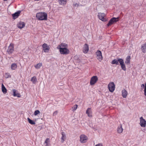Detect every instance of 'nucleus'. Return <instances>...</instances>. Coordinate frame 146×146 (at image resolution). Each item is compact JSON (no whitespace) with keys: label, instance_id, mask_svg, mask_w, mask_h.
I'll list each match as a JSON object with an SVG mask.
<instances>
[{"label":"nucleus","instance_id":"34","mask_svg":"<svg viewBox=\"0 0 146 146\" xmlns=\"http://www.w3.org/2000/svg\"><path fill=\"white\" fill-rule=\"evenodd\" d=\"M4 76L6 78H7L10 77V75L9 74H5L4 75Z\"/></svg>","mask_w":146,"mask_h":146},{"label":"nucleus","instance_id":"10","mask_svg":"<svg viewBox=\"0 0 146 146\" xmlns=\"http://www.w3.org/2000/svg\"><path fill=\"white\" fill-rule=\"evenodd\" d=\"M87 139V137L84 135H81L80 136V141L82 143H85Z\"/></svg>","mask_w":146,"mask_h":146},{"label":"nucleus","instance_id":"21","mask_svg":"<svg viewBox=\"0 0 146 146\" xmlns=\"http://www.w3.org/2000/svg\"><path fill=\"white\" fill-rule=\"evenodd\" d=\"M131 57L130 56H127L126 59L125 63L126 64H129L130 63Z\"/></svg>","mask_w":146,"mask_h":146},{"label":"nucleus","instance_id":"4","mask_svg":"<svg viewBox=\"0 0 146 146\" xmlns=\"http://www.w3.org/2000/svg\"><path fill=\"white\" fill-rule=\"evenodd\" d=\"M119 17L117 18L113 17L109 21L107 25L108 27L111 26L114 23L118 21Z\"/></svg>","mask_w":146,"mask_h":146},{"label":"nucleus","instance_id":"2","mask_svg":"<svg viewBox=\"0 0 146 146\" xmlns=\"http://www.w3.org/2000/svg\"><path fill=\"white\" fill-rule=\"evenodd\" d=\"M36 16L39 20L46 21L47 20V14L44 12L38 13H36Z\"/></svg>","mask_w":146,"mask_h":146},{"label":"nucleus","instance_id":"31","mask_svg":"<svg viewBox=\"0 0 146 146\" xmlns=\"http://www.w3.org/2000/svg\"><path fill=\"white\" fill-rule=\"evenodd\" d=\"M49 138H47L45 141L44 143L46 144L45 146H48V143L49 142Z\"/></svg>","mask_w":146,"mask_h":146},{"label":"nucleus","instance_id":"20","mask_svg":"<svg viewBox=\"0 0 146 146\" xmlns=\"http://www.w3.org/2000/svg\"><path fill=\"white\" fill-rule=\"evenodd\" d=\"M127 95V92L125 89H123L122 91V95L123 98H126Z\"/></svg>","mask_w":146,"mask_h":146},{"label":"nucleus","instance_id":"5","mask_svg":"<svg viewBox=\"0 0 146 146\" xmlns=\"http://www.w3.org/2000/svg\"><path fill=\"white\" fill-rule=\"evenodd\" d=\"M95 54L97 59L100 62H101L103 60V57L101 52L99 50H98L96 52Z\"/></svg>","mask_w":146,"mask_h":146},{"label":"nucleus","instance_id":"3","mask_svg":"<svg viewBox=\"0 0 146 146\" xmlns=\"http://www.w3.org/2000/svg\"><path fill=\"white\" fill-rule=\"evenodd\" d=\"M108 88L109 91L111 92H113L115 89V85L113 82H110L108 85Z\"/></svg>","mask_w":146,"mask_h":146},{"label":"nucleus","instance_id":"13","mask_svg":"<svg viewBox=\"0 0 146 146\" xmlns=\"http://www.w3.org/2000/svg\"><path fill=\"white\" fill-rule=\"evenodd\" d=\"M122 59L118 58L117 59H115L112 60L111 62V64H116V65H118L119 64V62L120 63V61H121Z\"/></svg>","mask_w":146,"mask_h":146},{"label":"nucleus","instance_id":"6","mask_svg":"<svg viewBox=\"0 0 146 146\" xmlns=\"http://www.w3.org/2000/svg\"><path fill=\"white\" fill-rule=\"evenodd\" d=\"M140 124L141 127H144L146 125V121L143 119L142 117H141L139 118Z\"/></svg>","mask_w":146,"mask_h":146},{"label":"nucleus","instance_id":"1","mask_svg":"<svg viewBox=\"0 0 146 146\" xmlns=\"http://www.w3.org/2000/svg\"><path fill=\"white\" fill-rule=\"evenodd\" d=\"M68 47V45L67 44L62 43L58 46L57 48L59 50L61 54L66 55L69 54L70 52Z\"/></svg>","mask_w":146,"mask_h":146},{"label":"nucleus","instance_id":"26","mask_svg":"<svg viewBox=\"0 0 146 146\" xmlns=\"http://www.w3.org/2000/svg\"><path fill=\"white\" fill-rule=\"evenodd\" d=\"M141 87L142 88H144V94L145 96H146V82L145 83V85L144 84H142L141 85Z\"/></svg>","mask_w":146,"mask_h":146},{"label":"nucleus","instance_id":"17","mask_svg":"<svg viewBox=\"0 0 146 146\" xmlns=\"http://www.w3.org/2000/svg\"><path fill=\"white\" fill-rule=\"evenodd\" d=\"M120 64L121 69L124 70H126V68L124 64L123 60V59L121 61H120Z\"/></svg>","mask_w":146,"mask_h":146},{"label":"nucleus","instance_id":"33","mask_svg":"<svg viewBox=\"0 0 146 146\" xmlns=\"http://www.w3.org/2000/svg\"><path fill=\"white\" fill-rule=\"evenodd\" d=\"M40 113V112L39 110H36L34 112V114L35 115H36Z\"/></svg>","mask_w":146,"mask_h":146},{"label":"nucleus","instance_id":"11","mask_svg":"<svg viewBox=\"0 0 146 146\" xmlns=\"http://www.w3.org/2000/svg\"><path fill=\"white\" fill-rule=\"evenodd\" d=\"M98 78L96 76H95L92 77L90 81V84L91 85H94L97 81Z\"/></svg>","mask_w":146,"mask_h":146},{"label":"nucleus","instance_id":"30","mask_svg":"<svg viewBox=\"0 0 146 146\" xmlns=\"http://www.w3.org/2000/svg\"><path fill=\"white\" fill-rule=\"evenodd\" d=\"M42 66V64L41 63H39L36 65L35 66V67L36 69H39Z\"/></svg>","mask_w":146,"mask_h":146},{"label":"nucleus","instance_id":"39","mask_svg":"<svg viewBox=\"0 0 146 146\" xmlns=\"http://www.w3.org/2000/svg\"><path fill=\"white\" fill-rule=\"evenodd\" d=\"M4 1H7V0H3Z\"/></svg>","mask_w":146,"mask_h":146},{"label":"nucleus","instance_id":"16","mask_svg":"<svg viewBox=\"0 0 146 146\" xmlns=\"http://www.w3.org/2000/svg\"><path fill=\"white\" fill-rule=\"evenodd\" d=\"M86 113L89 117H92V111L90 108H89L87 109Z\"/></svg>","mask_w":146,"mask_h":146},{"label":"nucleus","instance_id":"35","mask_svg":"<svg viewBox=\"0 0 146 146\" xmlns=\"http://www.w3.org/2000/svg\"><path fill=\"white\" fill-rule=\"evenodd\" d=\"M58 113V112L57 111H55L54 112V113H53V115L55 116Z\"/></svg>","mask_w":146,"mask_h":146},{"label":"nucleus","instance_id":"8","mask_svg":"<svg viewBox=\"0 0 146 146\" xmlns=\"http://www.w3.org/2000/svg\"><path fill=\"white\" fill-rule=\"evenodd\" d=\"M42 50L45 52H48L49 50V46L46 43H44L42 45Z\"/></svg>","mask_w":146,"mask_h":146},{"label":"nucleus","instance_id":"15","mask_svg":"<svg viewBox=\"0 0 146 146\" xmlns=\"http://www.w3.org/2000/svg\"><path fill=\"white\" fill-rule=\"evenodd\" d=\"M61 135L62 137L61 138V142L62 143H63L66 138V134L64 132H62L61 133Z\"/></svg>","mask_w":146,"mask_h":146},{"label":"nucleus","instance_id":"37","mask_svg":"<svg viewBox=\"0 0 146 146\" xmlns=\"http://www.w3.org/2000/svg\"><path fill=\"white\" fill-rule=\"evenodd\" d=\"M77 5H78L76 3L75 4H73V6L75 7V6H77Z\"/></svg>","mask_w":146,"mask_h":146},{"label":"nucleus","instance_id":"23","mask_svg":"<svg viewBox=\"0 0 146 146\" xmlns=\"http://www.w3.org/2000/svg\"><path fill=\"white\" fill-rule=\"evenodd\" d=\"M141 49L143 53H145L146 52V43H145L142 45Z\"/></svg>","mask_w":146,"mask_h":146},{"label":"nucleus","instance_id":"28","mask_svg":"<svg viewBox=\"0 0 146 146\" xmlns=\"http://www.w3.org/2000/svg\"><path fill=\"white\" fill-rule=\"evenodd\" d=\"M31 81L33 84H35L37 82V81L36 78L35 76L31 78Z\"/></svg>","mask_w":146,"mask_h":146},{"label":"nucleus","instance_id":"22","mask_svg":"<svg viewBox=\"0 0 146 146\" xmlns=\"http://www.w3.org/2000/svg\"><path fill=\"white\" fill-rule=\"evenodd\" d=\"M1 90L2 92L4 94L7 93V90L3 84L1 85Z\"/></svg>","mask_w":146,"mask_h":146},{"label":"nucleus","instance_id":"27","mask_svg":"<svg viewBox=\"0 0 146 146\" xmlns=\"http://www.w3.org/2000/svg\"><path fill=\"white\" fill-rule=\"evenodd\" d=\"M17 67V65L16 64L14 63L12 64L11 66V69L12 70H14Z\"/></svg>","mask_w":146,"mask_h":146},{"label":"nucleus","instance_id":"18","mask_svg":"<svg viewBox=\"0 0 146 146\" xmlns=\"http://www.w3.org/2000/svg\"><path fill=\"white\" fill-rule=\"evenodd\" d=\"M25 26V23L24 22H20L17 24L18 28L21 29Z\"/></svg>","mask_w":146,"mask_h":146},{"label":"nucleus","instance_id":"25","mask_svg":"<svg viewBox=\"0 0 146 146\" xmlns=\"http://www.w3.org/2000/svg\"><path fill=\"white\" fill-rule=\"evenodd\" d=\"M123 129L121 126H120L118 127L117 129V132L118 133H121L123 131Z\"/></svg>","mask_w":146,"mask_h":146},{"label":"nucleus","instance_id":"29","mask_svg":"<svg viewBox=\"0 0 146 146\" xmlns=\"http://www.w3.org/2000/svg\"><path fill=\"white\" fill-rule=\"evenodd\" d=\"M27 120L30 124L32 125H34L35 124V123L34 121L31 119L29 118H28Z\"/></svg>","mask_w":146,"mask_h":146},{"label":"nucleus","instance_id":"12","mask_svg":"<svg viewBox=\"0 0 146 146\" xmlns=\"http://www.w3.org/2000/svg\"><path fill=\"white\" fill-rule=\"evenodd\" d=\"M89 46L88 44H86L84 46L83 51L84 53H87L89 51Z\"/></svg>","mask_w":146,"mask_h":146},{"label":"nucleus","instance_id":"32","mask_svg":"<svg viewBox=\"0 0 146 146\" xmlns=\"http://www.w3.org/2000/svg\"><path fill=\"white\" fill-rule=\"evenodd\" d=\"M78 105L76 104L75 105L72 107V111H75L77 108Z\"/></svg>","mask_w":146,"mask_h":146},{"label":"nucleus","instance_id":"7","mask_svg":"<svg viewBox=\"0 0 146 146\" xmlns=\"http://www.w3.org/2000/svg\"><path fill=\"white\" fill-rule=\"evenodd\" d=\"M14 48L13 44L11 43L8 46L7 52L9 54H11L14 51Z\"/></svg>","mask_w":146,"mask_h":146},{"label":"nucleus","instance_id":"38","mask_svg":"<svg viewBox=\"0 0 146 146\" xmlns=\"http://www.w3.org/2000/svg\"><path fill=\"white\" fill-rule=\"evenodd\" d=\"M39 0H34L35 1H39Z\"/></svg>","mask_w":146,"mask_h":146},{"label":"nucleus","instance_id":"36","mask_svg":"<svg viewBox=\"0 0 146 146\" xmlns=\"http://www.w3.org/2000/svg\"><path fill=\"white\" fill-rule=\"evenodd\" d=\"M94 146H103V145L102 143H100Z\"/></svg>","mask_w":146,"mask_h":146},{"label":"nucleus","instance_id":"14","mask_svg":"<svg viewBox=\"0 0 146 146\" xmlns=\"http://www.w3.org/2000/svg\"><path fill=\"white\" fill-rule=\"evenodd\" d=\"M13 96L15 97H17L19 98L21 97V95L15 89H13Z\"/></svg>","mask_w":146,"mask_h":146},{"label":"nucleus","instance_id":"19","mask_svg":"<svg viewBox=\"0 0 146 146\" xmlns=\"http://www.w3.org/2000/svg\"><path fill=\"white\" fill-rule=\"evenodd\" d=\"M20 13V11H19L13 14L12 16L13 19H15L17 18L19 16Z\"/></svg>","mask_w":146,"mask_h":146},{"label":"nucleus","instance_id":"24","mask_svg":"<svg viewBox=\"0 0 146 146\" xmlns=\"http://www.w3.org/2000/svg\"><path fill=\"white\" fill-rule=\"evenodd\" d=\"M58 2L60 5H65L67 2V0H59Z\"/></svg>","mask_w":146,"mask_h":146},{"label":"nucleus","instance_id":"9","mask_svg":"<svg viewBox=\"0 0 146 146\" xmlns=\"http://www.w3.org/2000/svg\"><path fill=\"white\" fill-rule=\"evenodd\" d=\"M105 14L104 13H98V17L100 20L103 21H106V19L104 18Z\"/></svg>","mask_w":146,"mask_h":146}]
</instances>
